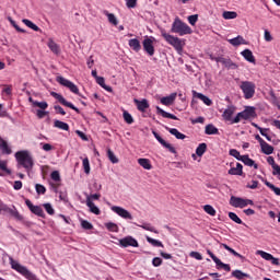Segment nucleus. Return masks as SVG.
Listing matches in <instances>:
<instances>
[{"mask_svg": "<svg viewBox=\"0 0 280 280\" xmlns=\"http://www.w3.org/2000/svg\"><path fill=\"white\" fill-rule=\"evenodd\" d=\"M15 159L18 161V165H21L26 170V172H30L34 167V159L30 154V151H18L15 153Z\"/></svg>", "mask_w": 280, "mask_h": 280, "instance_id": "obj_1", "label": "nucleus"}, {"mask_svg": "<svg viewBox=\"0 0 280 280\" xmlns=\"http://www.w3.org/2000/svg\"><path fill=\"white\" fill-rule=\"evenodd\" d=\"M171 32L173 34H178V36H187V34H192L194 31L189 25H187V23L183 22L180 18H175L171 27Z\"/></svg>", "mask_w": 280, "mask_h": 280, "instance_id": "obj_2", "label": "nucleus"}, {"mask_svg": "<svg viewBox=\"0 0 280 280\" xmlns=\"http://www.w3.org/2000/svg\"><path fill=\"white\" fill-rule=\"evenodd\" d=\"M161 36L168 45H171V47H174L176 51H183V47H185V39L168 34L165 30L161 31Z\"/></svg>", "mask_w": 280, "mask_h": 280, "instance_id": "obj_3", "label": "nucleus"}, {"mask_svg": "<svg viewBox=\"0 0 280 280\" xmlns=\"http://www.w3.org/2000/svg\"><path fill=\"white\" fill-rule=\"evenodd\" d=\"M257 117V112L255 107H246L243 112H240L236 117L233 118L232 124H240L242 119L248 121V119H255Z\"/></svg>", "mask_w": 280, "mask_h": 280, "instance_id": "obj_4", "label": "nucleus"}, {"mask_svg": "<svg viewBox=\"0 0 280 280\" xmlns=\"http://www.w3.org/2000/svg\"><path fill=\"white\" fill-rule=\"evenodd\" d=\"M241 91H243L245 100H253L255 97V83L250 81H242L240 84Z\"/></svg>", "mask_w": 280, "mask_h": 280, "instance_id": "obj_5", "label": "nucleus"}, {"mask_svg": "<svg viewBox=\"0 0 280 280\" xmlns=\"http://www.w3.org/2000/svg\"><path fill=\"white\" fill-rule=\"evenodd\" d=\"M230 205L231 207H235V209H244V207H248V205L253 207L255 202H253V200L250 199H244L242 197L232 196L230 198Z\"/></svg>", "mask_w": 280, "mask_h": 280, "instance_id": "obj_6", "label": "nucleus"}, {"mask_svg": "<svg viewBox=\"0 0 280 280\" xmlns=\"http://www.w3.org/2000/svg\"><path fill=\"white\" fill-rule=\"evenodd\" d=\"M57 82H59L61 86H66V89H69V91H71V93H74V95H80V89H78V85H75L70 80L65 79L63 77H58Z\"/></svg>", "mask_w": 280, "mask_h": 280, "instance_id": "obj_7", "label": "nucleus"}, {"mask_svg": "<svg viewBox=\"0 0 280 280\" xmlns=\"http://www.w3.org/2000/svg\"><path fill=\"white\" fill-rule=\"evenodd\" d=\"M51 97H55L59 103L62 104V106H67L68 108H71L72 110H75V113L80 114V109L73 105V103L68 102L62 94H59L57 92L50 93Z\"/></svg>", "mask_w": 280, "mask_h": 280, "instance_id": "obj_8", "label": "nucleus"}, {"mask_svg": "<svg viewBox=\"0 0 280 280\" xmlns=\"http://www.w3.org/2000/svg\"><path fill=\"white\" fill-rule=\"evenodd\" d=\"M208 255L217 265L218 270H225V272H231V265L222 262L210 249H207Z\"/></svg>", "mask_w": 280, "mask_h": 280, "instance_id": "obj_9", "label": "nucleus"}, {"mask_svg": "<svg viewBox=\"0 0 280 280\" xmlns=\"http://www.w3.org/2000/svg\"><path fill=\"white\" fill-rule=\"evenodd\" d=\"M119 246H121L122 248H128V246L139 248V242L132 236H126L119 240Z\"/></svg>", "mask_w": 280, "mask_h": 280, "instance_id": "obj_10", "label": "nucleus"}, {"mask_svg": "<svg viewBox=\"0 0 280 280\" xmlns=\"http://www.w3.org/2000/svg\"><path fill=\"white\" fill-rule=\"evenodd\" d=\"M26 207H28L31 213H34V215H38V218H45V211H43V208L40 206H34L30 199L25 200Z\"/></svg>", "mask_w": 280, "mask_h": 280, "instance_id": "obj_11", "label": "nucleus"}, {"mask_svg": "<svg viewBox=\"0 0 280 280\" xmlns=\"http://www.w3.org/2000/svg\"><path fill=\"white\" fill-rule=\"evenodd\" d=\"M142 47L149 56H154V37H145L142 42Z\"/></svg>", "mask_w": 280, "mask_h": 280, "instance_id": "obj_12", "label": "nucleus"}, {"mask_svg": "<svg viewBox=\"0 0 280 280\" xmlns=\"http://www.w3.org/2000/svg\"><path fill=\"white\" fill-rule=\"evenodd\" d=\"M112 211H114V213H116L124 220H132V214L128 210H126L119 206H113Z\"/></svg>", "mask_w": 280, "mask_h": 280, "instance_id": "obj_13", "label": "nucleus"}, {"mask_svg": "<svg viewBox=\"0 0 280 280\" xmlns=\"http://www.w3.org/2000/svg\"><path fill=\"white\" fill-rule=\"evenodd\" d=\"M152 135L154 136L156 141H159V143L163 145V148H166V150H168V152H171L172 154H176V149L171 143H167V141L163 140L159 132L152 131Z\"/></svg>", "mask_w": 280, "mask_h": 280, "instance_id": "obj_14", "label": "nucleus"}, {"mask_svg": "<svg viewBox=\"0 0 280 280\" xmlns=\"http://www.w3.org/2000/svg\"><path fill=\"white\" fill-rule=\"evenodd\" d=\"M235 110H237V108L235 107V105H229L226 109H224L222 117L225 121H233V115H235Z\"/></svg>", "mask_w": 280, "mask_h": 280, "instance_id": "obj_15", "label": "nucleus"}, {"mask_svg": "<svg viewBox=\"0 0 280 280\" xmlns=\"http://www.w3.org/2000/svg\"><path fill=\"white\" fill-rule=\"evenodd\" d=\"M215 61L223 65L225 69H237V65L230 58L218 57L215 58Z\"/></svg>", "mask_w": 280, "mask_h": 280, "instance_id": "obj_16", "label": "nucleus"}, {"mask_svg": "<svg viewBox=\"0 0 280 280\" xmlns=\"http://www.w3.org/2000/svg\"><path fill=\"white\" fill-rule=\"evenodd\" d=\"M137 109L140 110V113H145V110H148V108H150V103L148 102V100L143 98V100H133Z\"/></svg>", "mask_w": 280, "mask_h": 280, "instance_id": "obj_17", "label": "nucleus"}, {"mask_svg": "<svg viewBox=\"0 0 280 280\" xmlns=\"http://www.w3.org/2000/svg\"><path fill=\"white\" fill-rule=\"evenodd\" d=\"M0 150L2 154L10 155L12 154V148L10 144H8V141L3 140V138L0 137Z\"/></svg>", "mask_w": 280, "mask_h": 280, "instance_id": "obj_18", "label": "nucleus"}, {"mask_svg": "<svg viewBox=\"0 0 280 280\" xmlns=\"http://www.w3.org/2000/svg\"><path fill=\"white\" fill-rule=\"evenodd\" d=\"M156 114L164 117V119H174L175 121H178V117H176V115L170 114L159 106H156Z\"/></svg>", "mask_w": 280, "mask_h": 280, "instance_id": "obj_19", "label": "nucleus"}, {"mask_svg": "<svg viewBox=\"0 0 280 280\" xmlns=\"http://www.w3.org/2000/svg\"><path fill=\"white\" fill-rule=\"evenodd\" d=\"M4 213H10V215H12V218H15V220H23V215H21V213H19V210H16L15 207L10 208V207H5L4 208Z\"/></svg>", "mask_w": 280, "mask_h": 280, "instance_id": "obj_20", "label": "nucleus"}, {"mask_svg": "<svg viewBox=\"0 0 280 280\" xmlns=\"http://www.w3.org/2000/svg\"><path fill=\"white\" fill-rule=\"evenodd\" d=\"M232 277H234V279H238V280L253 279V277L250 275L245 273L244 271H242L240 269L232 271Z\"/></svg>", "mask_w": 280, "mask_h": 280, "instance_id": "obj_21", "label": "nucleus"}, {"mask_svg": "<svg viewBox=\"0 0 280 280\" xmlns=\"http://www.w3.org/2000/svg\"><path fill=\"white\" fill-rule=\"evenodd\" d=\"M192 93H194V97L201 100V102H203V104H206V106H211V104H213V101H211V98H209V96H206L205 94L198 93L196 91H192Z\"/></svg>", "mask_w": 280, "mask_h": 280, "instance_id": "obj_22", "label": "nucleus"}, {"mask_svg": "<svg viewBox=\"0 0 280 280\" xmlns=\"http://www.w3.org/2000/svg\"><path fill=\"white\" fill-rule=\"evenodd\" d=\"M241 161L242 163H244V165H247V167H254V170H259V165L255 163V161L248 155H243Z\"/></svg>", "mask_w": 280, "mask_h": 280, "instance_id": "obj_23", "label": "nucleus"}, {"mask_svg": "<svg viewBox=\"0 0 280 280\" xmlns=\"http://www.w3.org/2000/svg\"><path fill=\"white\" fill-rule=\"evenodd\" d=\"M228 43H230V45H233V47H240V45H247L246 39H244V37H242L241 35L232 39H228Z\"/></svg>", "mask_w": 280, "mask_h": 280, "instance_id": "obj_24", "label": "nucleus"}, {"mask_svg": "<svg viewBox=\"0 0 280 280\" xmlns=\"http://www.w3.org/2000/svg\"><path fill=\"white\" fill-rule=\"evenodd\" d=\"M176 93H172L170 96H164L161 98V104L164 106H172L174 102L176 101Z\"/></svg>", "mask_w": 280, "mask_h": 280, "instance_id": "obj_25", "label": "nucleus"}, {"mask_svg": "<svg viewBox=\"0 0 280 280\" xmlns=\"http://www.w3.org/2000/svg\"><path fill=\"white\" fill-rule=\"evenodd\" d=\"M243 58L247 60V62H250L252 65H255L256 59L255 56L253 55V51L250 49H245L241 52Z\"/></svg>", "mask_w": 280, "mask_h": 280, "instance_id": "obj_26", "label": "nucleus"}, {"mask_svg": "<svg viewBox=\"0 0 280 280\" xmlns=\"http://www.w3.org/2000/svg\"><path fill=\"white\" fill-rule=\"evenodd\" d=\"M86 207H89L91 213H94V215H100V213H102L100 208L95 206V203L91 200V198L86 199Z\"/></svg>", "mask_w": 280, "mask_h": 280, "instance_id": "obj_27", "label": "nucleus"}, {"mask_svg": "<svg viewBox=\"0 0 280 280\" xmlns=\"http://www.w3.org/2000/svg\"><path fill=\"white\" fill-rule=\"evenodd\" d=\"M128 45L133 51H137V52L141 51V42H139V39L137 38L129 39Z\"/></svg>", "mask_w": 280, "mask_h": 280, "instance_id": "obj_28", "label": "nucleus"}, {"mask_svg": "<svg viewBox=\"0 0 280 280\" xmlns=\"http://www.w3.org/2000/svg\"><path fill=\"white\" fill-rule=\"evenodd\" d=\"M165 130H167L171 135L176 137V139H182V140L187 139V136H185L184 133H180V131H178V129L176 128L165 127Z\"/></svg>", "mask_w": 280, "mask_h": 280, "instance_id": "obj_29", "label": "nucleus"}, {"mask_svg": "<svg viewBox=\"0 0 280 280\" xmlns=\"http://www.w3.org/2000/svg\"><path fill=\"white\" fill-rule=\"evenodd\" d=\"M48 48L50 49V51H52V54H56V56L60 54V46L56 44L54 39L48 40Z\"/></svg>", "mask_w": 280, "mask_h": 280, "instance_id": "obj_30", "label": "nucleus"}, {"mask_svg": "<svg viewBox=\"0 0 280 280\" xmlns=\"http://www.w3.org/2000/svg\"><path fill=\"white\" fill-rule=\"evenodd\" d=\"M138 163L143 170H152V163L145 158L138 159Z\"/></svg>", "mask_w": 280, "mask_h": 280, "instance_id": "obj_31", "label": "nucleus"}, {"mask_svg": "<svg viewBox=\"0 0 280 280\" xmlns=\"http://www.w3.org/2000/svg\"><path fill=\"white\" fill-rule=\"evenodd\" d=\"M55 128H58L59 130H66L69 132V124L62 121V120H55L54 121Z\"/></svg>", "mask_w": 280, "mask_h": 280, "instance_id": "obj_32", "label": "nucleus"}, {"mask_svg": "<svg viewBox=\"0 0 280 280\" xmlns=\"http://www.w3.org/2000/svg\"><path fill=\"white\" fill-rule=\"evenodd\" d=\"M96 83L102 86V89H105V91H108L109 93L113 92V88L107 86L106 81L104 80V77H96Z\"/></svg>", "mask_w": 280, "mask_h": 280, "instance_id": "obj_33", "label": "nucleus"}, {"mask_svg": "<svg viewBox=\"0 0 280 280\" xmlns=\"http://www.w3.org/2000/svg\"><path fill=\"white\" fill-rule=\"evenodd\" d=\"M261 151L264 154H272V152H275V148L270 144H268V142H265L262 144H260Z\"/></svg>", "mask_w": 280, "mask_h": 280, "instance_id": "obj_34", "label": "nucleus"}, {"mask_svg": "<svg viewBox=\"0 0 280 280\" xmlns=\"http://www.w3.org/2000/svg\"><path fill=\"white\" fill-rule=\"evenodd\" d=\"M22 23H24V25H26V27H30V30H33L34 32H40V27H38V25L34 24V22H32L27 19H23Z\"/></svg>", "mask_w": 280, "mask_h": 280, "instance_id": "obj_35", "label": "nucleus"}, {"mask_svg": "<svg viewBox=\"0 0 280 280\" xmlns=\"http://www.w3.org/2000/svg\"><path fill=\"white\" fill-rule=\"evenodd\" d=\"M221 246L228 250L229 253H231V255H233L234 257H237L238 259H244V256H242L240 253H237L235 249L231 248L229 245L222 243Z\"/></svg>", "mask_w": 280, "mask_h": 280, "instance_id": "obj_36", "label": "nucleus"}, {"mask_svg": "<svg viewBox=\"0 0 280 280\" xmlns=\"http://www.w3.org/2000/svg\"><path fill=\"white\" fill-rule=\"evenodd\" d=\"M105 229H107V231H109L110 233H119V225L114 222L105 223Z\"/></svg>", "mask_w": 280, "mask_h": 280, "instance_id": "obj_37", "label": "nucleus"}, {"mask_svg": "<svg viewBox=\"0 0 280 280\" xmlns=\"http://www.w3.org/2000/svg\"><path fill=\"white\" fill-rule=\"evenodd\" d=\"M0 171L3 172L4 174H8V176L12 174V171L8 168V161L1 160V159H0Z\"/></svg>", "mask_w": 280, "mask_h": 280, "instance_id": "obj_38", "label": "nucleus"}, {"mask_svg": "<svg viewBox=\"0 0 280 280\" xmlns=\"http://www.w3.org/2000/svg\"><path fill=\"white\" fill-rule=\"evenodd\" d=\"M223 19H225V21H231L232 19H237V12L235 11H224L222 13Z\"/></svg>", "mask_w": 280, "mask_h": 280, "instance_id": "obj_39", "label": "nucleus"}, {"mask_svg": "<svg viewBox=\"0 0 280 280\" xmlns=\"http://www.w3.org/2000/svg\"><path fill=\"white\" fill-rule=\"evenodd\" d=\"M205 132L207 135H219L218 127H215V126H213L211 124L206 126Z\"/></svg>", "mask_w": 280, "mask_h": 280, "instance_id": "obj_40", "label": "nucleus"}, {"mask_svg": "<svg viewBox=\"0 0 280 280\" xmlns=\"http://www.w3.org/2000/svg\"><path fill=\"white\" fill-rule=\"evenodd\" d=\"M205 152H207V143H200L196 149L197 156H203Z\"/></svg>", "mask_w": 280, "mask_h": 280, "instance_id": "obj_41", "label": "nucleus"}, {"mask_svg": "<svg viewBox=\"0 0 280 280\" xmlns=\"http://www.w3.org/2000/svg\"><path fill=\"white\" fill-rule=\"evenodd\" d=\"M265 185H266V187H269V189H271V191L275 192L276 196H280V188L275 186V184H272L268 180H265Z\"/></svg>", "mask_w": 280, "mask_h": 280, "instance_id": "obj_42", "label": "nucleus"}, {"mask_svg": "<svg viewBox=\"0 0 280 280\" xmlns=\"http://www.w3.org/2000/svg\"><path fill=\"white\" fill-rule=\"evenodd\" d=\"M147 242L156 248H163V243L161 241L154 240L150 236H147Z\"/></svg>", "mask_w": 280, "mask_h": 280, "instance_id": "obj_43", "label": "nucleus"}, {"mask_svg": "<svg viewBox=\"0 0 280 280\" xmlns=\"http://www.w3.org/2000/svg\"><path fill=\"white\" fill-rule=\"evenodd\" d=\"M140 226V229H143L144 231H150L151 233H155L159 234V231H156V229H154V226H152V224L150 223H143L142 225H137Z\"/></svg>", "mask_w": 280, "mask_h": 280, "instance_id": "obj_44", "label": "nucleus"}, {"mask_svg": "<svg viewBox=\"0 0 280 280\" xmlns=\"http://www.w3.org/2000/svg\"><path fill=\"white\" fill-rule=\"evenodd\" d=\"M229 218H230V220H232L236 224H244L242 219H240V217H237V214L235 212H229Z\"/></svg>", "mask_w": 280, "mask_h": 280, "instance_id": "obj_45", "label": "nucleus"}, {"mask_svg": "<svg viewBox=\"0 0 280 280\" xmlns=\"http://www.w3.org/2000/svg\"><path fill=\"white\" fill-rule=\"evenodd\" d=\"M33 106H36L37 108H40L42 110H47V108L49 107V104H47V102L35 101V102H33Z\"/></svg>", "mask_w": 280, "mask_h": 280, "instance_id": "obj_46", "label": "nucleus"}, {"mask_svg": "<svg viewBox=\"0 0 280 280\" xmlns=\"http://www.w3.org/2000/svg\"><path fill=\"white\" fill-rule=\"evenodd\" d=\"M122 117H124L126 124H129V125L135 124V118H132V115H130V113H128L127 110H125L122 113Z\"/></svg>", "mask_w": 280, "mask_h": 280, "instance_id": "obj_47", "label": "nucleus"}, {"mask_svg": "<svg viewBox=\"0 0 280 280\" xmlns=\"http://www.w3.org/2000/svg\"><path fill=\"white\" fill-rule=\"evenodd\" d=\"M203 211L208 213V215H215V208H213L211 205L203 206Z\"/></svg>", "mask_w": 280, "mask_h": 280, "instance_id": "obj_48", "label": "nucleus"}, {"mask_svg": "<svg viewBox=\"0 0 280 280\" xmlns=\"http://www.w3.org/2000/svg\"><path fill=\"white\" fill-rule=\"evenodd\" d=\"M230 156H234V159H236L237 161H242V159L244 158V155L240 154V151H237V149H231Z\"/></svg>", "mask_w": 280, "mask_h": 280, "instance_id": "obj_49", "label": "nucleus"}, {"mask_svg": "<svg viewBox=\"0 0 280 280\" xmlns=\"http://www.w3.org/2000/svg\"><path fill=\"white\" fill-rule=\"evenodd\" d=\"M257 255H260V257L262 259H266V261H270V259H272V254H269V253L264 252V250H258Z\"/></svg>", "mask_w": 280, "mask_h": 280, "instance_id": "obj_50", "label": "nucleus"}, {"mask_svg": "<svg viewBox=\"0 0 280 280\" xmlns=\"http://www.w3.org/2000/svg\"><path fill=\"white\" fill-rule=\"evenodd\" d=\"M108 22L112 23V25H117L119 22L117 21V18L113 13L105 12Z\"/></svg>", "mask_w": 280, "mask_h": 280, "instance_id": "obj_51", "label": "nucleus"}, {"mask_svg": "<svg viewBox=\"0 0 280 280\" xmlns=\"http://www.w3.org/2000/svg\"><path fill=\"white\" fill-rule=\"evenodd\" d=\"M36 192L40 196H44V194H47V188H45L44 185L36 184L35 185Z\"/></svg>", "mask_w": 280, "mask_h": 280, "instance_id": "obj_52", "label": "nucleus"}, {"mask_svg": "<svg viewBox=\"0 0 280 280\" xmlns=\"http://www.w3.org/2000/svg\"><path fill=\"white\" fill-rule=\"evenodd\" d=\"M43 207L46 213H48V215H54V213H56V210H54V207H51V203H44Z\"/></svg>", "mask_w": 280, "mask_h": 280, "instance_id": "obj_53", "label": "nucleus"}, {"mask_svg": "<svg viewBox=\"0 0 280 280\" xmlns=\"http://www.w3.org/2000/svg\"><path fill=\"white\" fill-rule=\"evenodd\" d=\"M107 156H108L110 163H119V159H117V156H115V153L110 149L107 151Z\"/></svg>", "mask_w": 280, "mask_h": 280, "instance_id": "obj_54", "label": "nucleus"}, {"mask_svg": "<svg viewBox=\"0 0 280 280\" xmlns=\"http://www.w3.org/2000/svg\"><path fill=\"white\" fill-rule=\"evenodd\" d=\"M83 170L86 174H91V164L89 158L83 159Z\"/></svg>", "mask_w": 280, "mask_h": 280, "instance_id": "obj_55", "label": "nucleus"}, {"mask_svg": "<svg viewBox=\"0 0 280 280\" xmlns=\"http://www.w3.org/2000/svg\"><path fill=\"white\" fill-rule=\"evenodd\" d=\"M8 21L10 22V24L14 27V30H16V32H20L21 34H25V30L19 27L16 25V22L12 20V18H8Z\"/></svg>", "mask_w": 280, "mask_h": 280, "instance_id": "obj_56", "label": "nucleus"}, {"mask_svg": "<svg viewBox=\"0 0 280 280\" xmlns=\"http://www.w3.org/2000/svg\"><path fill=\"white\" fill-rule=\"evenodd\" d=\"M81 226L82 229H84L85 231H91L93 230V224L86 220L81 221Z\"/></svg>", "mask_w": 280, "mask_h": 280, "instance_id": "obj_57", "label": "nucleus"}, {"mask_svg": "<svg viewBox=\"0 0 280 280\" xmlns=\"http://www.w3.org/2000/svg\"><path fill=\"white\" fill-rule=\"evenodd\" d=\"M50 178H51V180H55V183H60V172L54 171L50 174Z\"/></svg>", "mask_w": 280, "mask_h": 280, "instance_id": "obj_58", "label": "nucleus"}, {"mask_svg": "<svg viewBox=\"0 0 280 280\" xmlns=\"http://www.w3.org/2000/svg\"><path fill=\"white\" fill-rule=\"evenodd\" d=\"M268 130L269 129L259 128L260 135L262 137H265L267 139V141H272V137H270V135H268Z\"/></svg>", "mask_w": 280, "mask_h": 280, "instance_id": "obj_59", "label": "nucleus"}, {"mask_svg": "<svg viewBox=\"0 0 280 280\" xmlns=\"http://www.w3.org/2000/svg\"><path fill=\"white\" fill-rule=\"evenodd\" d=\"M163 265V259H161V257H155L152 259V266H154V268H159V266Z\"/></svg>", "mask_w": 280, "mask_h": 280, "instance_id": "obj_60", "label": "nucleus"}, {"mask_svg": "<svg viewBox=\"0 0 280 280\" xmlns=\"http://www.w3.org/2000/svg\"><path fill=\"white\" fill-rule=\"evenodd\" d=\"M42 145V150H44V152H51V150H54V145L49 144V143H40Z\"/></svg>", "mask_w": 280, "mask_h": 280, "instance_id": "obj_61", "label": "nucleus"}, {"mask_svg": "<svg viewBox=\"0 0 280 280\" xmlns=\"http://www.w3.org/2000/svg\"><path fill=\"white\" fill-rule=\"evenodd\" d=\"M188 23H190L191 25H196V23H198V14L188 16Z\"/></svg>", "mask_w": 280, "mask_h": 280, "instance_id": "obj_62", "label": "nucleus"}, {"mask_svg": "<svg viewBox=\"0 0 280 280\" xmlns=\"http://www.w3.org/2000/svg\"><path fill=\"white\" fill-rule=\"evenodd\" d=\"M190 257H192L194 259H197L198 261H202V255L198 252H191Z\"/></svg>", "mask_w": 280, "mask_h": 280, "instance_id": "obj_63", "label": "nucleus"}, {"mask_svg": "<svg viewBox=\"0 0 280 280\" xmlns=\"http://www.w3.org/2000/svg\"><path fill=\"white\" fill-rule=\"evenodd\" d=\"M54 108L58 115H67V112L60 105H55Z\"/></svg>", "mask_w": 280, "mask_h": 280, "instance_id": "obj_64", "label": "nucleus"}]
</instances>
